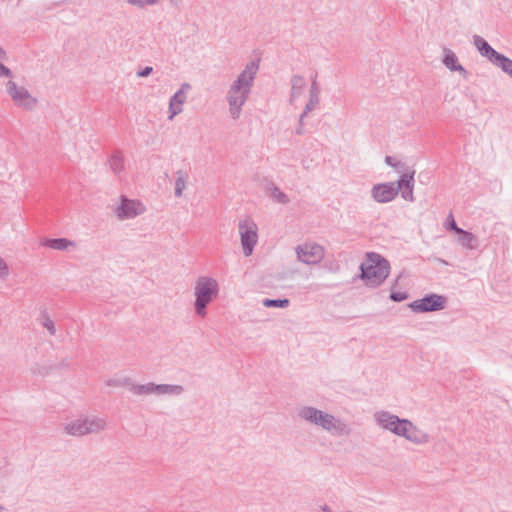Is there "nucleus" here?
Here are the masks:
<instances>
[{
  "mask_svg": "<svg viewBox=\"0 0 512 512\" xmlns=\"http://www.w3.org/2000/svg\"><path fill=\"white\" fill-rule=\"evenodd\" d=\"M399 278L396 280L395 284L392 287L391 290V299L394 301H404L407 299V294L404 291H396V286L398 284Z\"/></svg>",
  "mask_w": 512,
  "mask_h": 512,
  "instance_id": "6ab92c4d",
  "label": "nucleus"
},
{
  "mask_svg": "<svg viewBox=\"0 0 512 512\" xmlns=\"http://www.w3.org/2000/svg\"><path fill=\"white\" fill-rule=\"evenodd\" d=\"M289 301L287 299L283 300H270L267 299L264 301V306L266 307H286Z\"/></svg>",
  "mask_w": 512,
  "mask_h": 512,
  "instance_id": "5701e85b",
  "label": "nucleus"
},
{
  "mask_svg": "<svg viewBox=\"0 0 512 512\" xmlns=\"http://www.w3.org/2000/svg\"><path fill=\"white\" fill-rule=\"evenodd\" d=\"M241 241L245 255H250L257 242V226L250 220H244L240 224Z\"/></svg>",
  "mask_w": 512,
  "mask_h": 512,
  "instance_id": "39448f33",
  "label": "nucleus"
},
{
  "mask_svg": "<svg viewBox=\"0 0 512 512\" xmlns=\"http://www.w3.org/2000/svg\"><path fill=\"white\" fill-rule=\"evenodd\" d=\"M493 63L500 66L504 72L512 76V60L506 58L505 56L499 54L494 59Z\"/></svg>",
  "mask_w": 512,
  "mask_h": 512,
  "instance_id": "a211bd4d",
  "label": "nucleus"
},
{
  "mask_svg": "<svg viewBox=\"0 0 512 512\" xmlns=\"http://www.w3.org/2000/svg\"><path fill=\"white\" fill-rule=\"evenodd\" d=\"M217 283L214 280H202L199 281L196 287V312L197 314L204 316L205 307L216 295Z\"/></svg>",
  "mask_w": 512,
  "mask_h": 512,
  "instance_id": "20e7f679",
  "label": "nucleus"
},
{
  "mask_svg": "<svg viewBox=\"0 0 512 512\" xmlns=\"http://www.w3.org/2000/svg\"><path fill=\"white\" fill-rule=\"evenodd\" d=\"M398 193V189L392 183L375 185L372 189L373 198L380 203L392 201Z\"/></svg>",
  "mask_w": 512,
  "mask_h": 512,
  "instance_id": "9b49d317",
  "label": "nucleus"
},
{
  "mask_svg": "<svg viewBox=\"0 0 512 512\" xmlns=\"http://www.w3.org/2000/svg\"><path fill=\"white\" fill-rule=\"evenodd\" d=\"M457 234L459 235L458 240L463 246L474 248L476 238L473 234L462 229H457Z\"/></svg>",
  "mask_w": 512,
  "mask_h": 512,
  "instance_id": "f3484780",
  "label": "nucleus"
},
{
  "mask_svg": "<svg viewBox=\"0 0 512 512\" xmlns=\"http://www.w3.org/2000/svg\"><path fill=\"white\" fill-rule=\"evenodd\" d=\"M456 62H457V58L455 57L454 54H452V53L446 54V56L444 58V63L449 69L456 70L457 69Z\"/></svg>",
  "mask_w": 512,
  "mask_h": 512,
  "instance_id": "4be33fe9",
  "label": "nucleus"
},
{
  "mask_svg": "<svg viewBox=\"0 0 512 512\" xmlns=\"http://www.w3.org/2000/svg\"><path fill=\"white\" fill-rule=\"evenodd\" d=\"M94 424L89 423L87 420H76L67 426V431L69 434L74 436L84 435L86 433L94 431Z\"/></svg>",
  "mask_w": 512,
  "mask_h": 512,
  "instance_id": "ddd939ff",
  "label": "nucleus"
},
{
  "mask_svg": "<svg viewBox=\"0 0 512 512\" xmlns=\"http://www.w3.org/2000/svg\"><path fill=\"white\" fill-rule=\"evenodd\" d=\"M256 69L255 64L247 66L229 92L228 100L233 117H238L239 115L240 107L246 99V94L248 93Z\"/></svg>",
  "mask_w": 512,
  "mask_h": 512,
  "instance_id": "f03ea898",
  "label": "nucleus"
},
{
  "mask_svg": "<svg viewBox=\"0 0 512 512\" xmlns=\"http://www.w3.org/2000/svg\"><path fill=\"white\" fill-rule=\"evenodd\" d=\"M323 249L317 244H305L298 250L299 259L307 264H316L323 258Z\"/></svg>",
  "mask_w": 512,
  "mask_h": 512,
  "instance_id": "6e6552de",
  "label": "nucleus"
},
{
  "mask_svg": "<svg viewBox=\"0 0 512 512\" xmlns=\"http://www.w3.org/2000/svg\"><path fill=\"white\" fill-rule=\"evenodd\" d=\"M10 70L4 65L0 64V76H10Z\"/></svg>",
  "mask_w": 512,
  "mask_h": 512,
  "instance_id": "a878e982",
  "label": "nucleus"
},
{
  "mask_svg": "<svg viewBox=\"0 0 512 512\" xmlns=\"http://www.w3.org/2000/svg\"><path fill=\"white\" fill-rule=\"evenodd\" d=\"M302 415L306 420L315 422L327 430L337 427L335 419L332 416L324 415L321 411L307 408L303 410Z\"/></svg>",
  "mask_w": 512,
  "mask_h": 512,
  "instance_id": "1a4fd4ad",
  "label": "nucleus"
},
{
  "mask_svg": "<svg viewBox=\"0 0 512 512\" xmlns=\"http://www.w3.org/2000/svg\"><path fill=\"white\" fill-rule=\"evenodd\" d=\"M9 274V268L7 263L0 258V277H6Z\"/></svg>",
  "mask_w": 512,
  "mask_h": 512,
  "instance_id": "b1692460",
  "label": "nucleus"
},
{
  "mask_svg": "<svg viewBox=\"0 0 512 512\" xmlns=\"http://www.w3.org/2000/svg\"><path fill=\"white\" fill-rule=\"evenodd\" d=\"M43 245L54 250H68L76 247L75 242L65 238L47 239Z\"/></svg>",
  "mask_w": 512,
  "mask_h": 512,
  "instance_id": "4468645a",
  "label": "nucleus"
},
{
  "mask_svg": "<svg viewBox=\"0 0 512 512\" xmlns=\"http://www.w3.org/2000/svg\"><path fill=\"white\" fill-rule=\"evenodd\" d=\"M155 390L158 393H174L179 391V387L177 386H156L148 388V391Z\"/></svg>",
  "mask_w": 512,
  "mask_h": 512,
  "instance_id": "412c9836",
  "label": "nucleus"
},
{
  "mask_svg": "<svg viewBox=\"0 0 512 512\" xmlns=\"http://www.w3.org/2000/svg\"><path fill=\"white\" fill-rule=\"evenodd\" d=\"M185 187H186V177L184 175L180 174L176 180L175 194L177 196H181Z\"/></svg>",
  "mask_w": 512,
  "mask_h": 512,
  "instance_id": "aec40b11",
  "label": "nucleus"
},
{
  "mask_svg": "<svg viewBox=\"0 0 512 512\" xmlns=\"http://www.w3.org/2000/svg\"><path fill=\"white\" fill-rule=\"evenodd\" d=\"M361 277L369 286L380 285L389 275L390 266L386 259L376 253H368L361 264Z\"/></svg>",
  "mask_w": 512,
  "mask_h": 512,
  "instance_id": "f257e3e1",
  "label": "nucleus"
},
{
  "mask_svg": "<svg viewBox=\"0 0 512 512\" xmlns=\"http://www.w3.org/2000/svg\"><path fill=\"white\" fill-rule=\"evenodd\" d=\"M378 421L384 428L396 433L397 435L404 436L413 442L420 443L426 439L425 435L418 431L412 423L406 420H400L394 415L381 413L378 415Z\"/></svg>",
  "mask_w": 512,
  "mask_h": 512,
  "instance_id": "7ed1b4c3",
  "label": "nucleus"
},
{
  "mask_svg": "<svg viewBox=\"0 0 512 512\" xmlns=\"http://www.w3.org/2000/svg\"><path fill=\"white\" fill-rule=\"evenodd\" d=\"M7 91L13 101L19 106L31 108L36 103L35 98L25 88L17 86L13 81L7 83Z\"/></svg>",
  "mask_w": 512,
  "mask_h": 512,
  "instance_id": "423d86ee",
  "label": "nucleus"
},
{
  "mask_svg": "<svg viewBox=\"0 0 512 512\" xmlns=\"http://www.w3.org/2000/svg\"><path fill=\"white\" fill-rule=\"evenodd\" d=\"M151 71V68H146L143 72H140L139 75L140 76H147Z\"/></svg>",
  "mask_w": 512,
  "mask_h": 512,
  "instance_id": "cd10ccee",
  "label": "nucleus"
},
{
  "mask_svg": "<svg viewBox=\"0 0 512 512\" xmlns=\"http://www.w3.org/2000/svg\"><path fill=\"white\" fill-rule=\"evenodd\" d=\"M475 43H476V45H477V47H478L479 51H480L483 55L487 56V57H488L492 62H493V61H494V59L497 57V55H499V53H498V52H496L493 48H491V47L489 46V44H488L485 40H483V39H481V38H477V39L475 40Z\"/></svg>",
  "mask_w": 512,
  "mask_h": 512,
  "instance_id": "dca6fc26",
  "label": "nucleus"
},
{
  "mask_svg": "<svg viewBox=\"0 0 512 512\" xmlns=\"http://www.w3.org/2000/svg\"><path fill=\"white\" fill-rule=\"evenodd\" d=\"M155 1L156 0H129V2L134 5L152 4Z\"/></svg>",
  "mask_w": 512,
  "mask_h": 512,
  "instance_id": "393cba45",
  "label": "nucleus"
},
{
  "mask_svg": "<svg viewBox=\"0 0 512 512\" xmlns=\"http://www.w3.org/2000/svg\"><path fill=\"white\" fill-rule=\"evenodd\" d=\"M445 305V299L439 295H431L421 300L415 301L411 307L417 311H433L442 309Z\"/></svg>",
  "mask_w": 512,
  "mask_h": 512,
  "instance_id": "9d476101",
  "label": "nucleus"
},
{
  "mask_svg": "<svg viewBox=\"0 0 512 512\" xmlns=\"http://www.w3.org/2000/svg\"><path fill=\"white\" fill-rule=\"evenodd\" d=\"M185 101V95L182 90L177 92L170 102V110H171V116L170 118H173L176 114H178L181 111L182 105Z\"/></svg>",
  "mask_w": 512,
  "mask_h": 512,
  "instance_id": "2eb2a0df",
  "label": "nucleus"
},
{
  "mask_svg": "<svg viewBox=\"0 0 512 512\" xmlns=\"http://www.w3.org/2000/svg\"><path fill=\"white\" fill-rule=\"evenodd\" d=\"M143 211L144 206L140 202L122 198L119 206L115 210V214L120 219H126L135 217Z\"/></svg>",
  "mask_w": 512,
  "mask_h": 512,
  "instance_id": "0eeeda50",
  "label": "nucleus"
},
{
  "mask_svg": "<svg viewBox=\"0 0 512 512\" xmlns=\"http://www.w3.org/2000/svg\"><path fill=\"white\" fill-rule=\"evenodd\" d=\"M414 172L405 173L398 182L397 189L402 191L406 200H412Z\"/></svg>",
  "mask_w": 512,
  "mask_h": 512,
  "instance_id": "f8f14e48",
  "label": "nucleus"
},
{
  "mask_svg": "<svg viewBox=\"0 0 512 512\" xmlns=\"http://www.w3.org/2000/svg\"><path fill=\"white\" fill-rule=\"evenodd\" d=\"M2 511H3V508L0 506V512H2Z\"/></svg>",
  "mask_w": 512,
  "mask_h": 512,
  "instance_id": "c756f323",
  "label": "nucleus"
},
{
  "mask_svg": "<svg viewBox=\"0 0 512 512\" xmlns=\"http://www.w3.org/2000/svg\"><path fill=\"white\" fill-rule=\"evenodd\" d=\"M450 227H451V229H453L457 233V229H459V228L457 227L453 217H451Z\"/></svg>",
  "mask_w": 512,
  "mask_h": 512,
  "instance_id": "bb28decb",
  "label": "nucleus"
},
{
  "mask_svg": "<svg viewBox=\"0 0 512 512\" xmlns=\"http://www.w3.org/2000/svg\"><path fill=\"white\" fill-rule=\"evenodd\" d=\"M151 387H153V386L150 385V386H147L146 388H145V386H142V389H145V392H152L153 390L148 391V388H151Z\"/></svg>",
  "mask_w": 512,
  "mask_h": 512,
  "instance_id": "c85d7f7f",
  "label": "nucleus"
}]
</instances>
